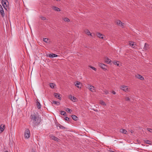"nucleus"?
Returning <instances> with one entry per match:
<instances>
[{"instance_id":"obj_1","label":"nucleus","mask_w":152,"mask_h":152,"mask_svg":"<svg viewBox=\"0 0 152 152\" xmlns=\"http://www.w3.org/2000/svg\"><path fill=\"white\" fill-rule=\"evenodd\" d=\"M30 118L31 120L29 124L30 126L33 127L34 128H35L41 121V118L35 113L31 114Z\"/></svg>"},{"instance_id":"obj_2","label":"nucleus","mask_w":152,"mask_h":152,"mask_svg":"<svg viewBox=\"0 0 152 152\" xmlns=\"http://www.w3.org/2000/svg\"><path fill=\"white\" fill-rule=\"evenodd\" d=\"M30 136V132L29 130L27 129L25 130L24 133V137L26 138H28Z\"/></svg>"},{"instance_id":"obj_3","label":"nucleus","mask_w":152,"mask_h":152,"mask_svg":"<svg viewBox=\"0 0 152 152\" xmlns=\"http://www.w3.org/2000/svg\"><path fill=\"white\" fill-rule=\"evenodd\" d=\"M8 2L7 0H2V4L4 8L7 10L6 7H7V3H8Z\"/></svg>"},{"instance_id":"obj_4","label":"nucleus","mask_w":152,"mask_h":152,"mask_svg":"<svg viewBox=\"0 0 152 152\" xmlns=\"http://www.w3.org/2000/svg\"><path fill=\"white\" fill-rule=\"evenodd\" d=\"M0 13L1 16L3 17L4 15V12L2 6L0 4Z\"/></svg>"},{"instance_id":"obj_5","label":"nucleus","mask_w":152,"mask_h":152,"mask_svg":"<svg viewBox=\"0 0 152 152\" xmlns=\"http://www.w3.org/2000/svg\"><path fill=\"white\" fill-rule=\"evenodd\" d=\"M117 23L118 25H119L122 27H124L125 25L124 23L121 22V21L120 20H117Z\"/></svg>"},{"instance_id":"obj_6","label":"nucleus","mask_w":152,"mask_h":152,"mask_svg":"<svg viewBox=\"0 0 152 152\" xmlns=\"http://www.w3.org/2000/svg\"><path fill=\"white\" fill-rule=\"evenodd\" d=\"M117 23L118 25H119L122 27H124L125 25L124 23L121 22V21L120 20H117Z\"/></svg>"},{"instance_id":"obj_7","label":"nucleus","mask_w":152,"mask_h":152,"mask_svg":"<svg viewBox=\"0 0 152 152\" xmlns=\"http://www.w3.org/2000/svg\"><path fill=\"white\" fill-rule=\"evenodd\" d=\"M117 23L118 25H119L122 27H124L125 25L124 23L121 22V21L120 20H117Z\"/></svg>"},{"instance_id":"obj_8","label":"nucleus","mask_w":152,"mask_h":152,"mask_svg":"<svg viewBox=\"0 0 152 152\" xmlns=\"http://www.w3.org/2000/svg\"><path fill=\"white\" fill-rule=\"evenodd\" d=\"M50 138L56 141H58L59 140V139H58L57 137L52 135H50Z\"/></svg>"},{"instance_id":"obj_9","label":"nucleus","mask_w":152,"mask_h":152,"mask_svg":"<svg viewBox=\"0 0 152 152\" xmlns=\"http://www.w3.org/2000/svg\"><path fill=\"white\" fill-rule=\"evenodd\" d=\"M99 65L101 67L102 69H106L107 66L106 65L103 63H100L99 64Z\"/></svg>"},{"instance_id":"obj_10","label":"nucleus","mask_w":152,"mask_h":152,"mask_svg":"<svg viewBox=\"0 0 152 152\" xmlns=\"http://www.w3.org/2000/svg\"><path fill=\"white\" fill-rule=\"evenodd\" d=\"M5 129V125H1L0 126V133H1Z\"/></svg>"},{"instance_id":"obj_11","label":"nucleus","mask_w":152,"mask_h":152,"mask_svg":"<svg viewBox=\"0 0 152 152\" xmlns=\"http://www.w3.org/2000/svg\"><path fill=\"white\" fill-rule=\"evenodd\" d=\"M54 95L55 97L56 98H57L58 99H60V100L61 99V97L60 96L59 94H58V93H55L54 94Z\"/></svg>"},{"instance_id":"obj_12","label":"nucleus","mask_w":152,"mask_h":152,"mask_svg":"<svg viewBox=\"0 0 152 152\" xmlns=\"http://www.w3.org/2000/svg\"><path fill=\"white\" fill-rule=\"evenodd\" d=\"M149 45L147 43H145L144 47L143 49L145 50H147L149 48Z\"/></svg>"},{"instance_id":"obj_13","label":"nucleus","mask_w":152,"mask_h":152,"mask_svg":"<svg viewBox=\"0 0 152 152\" xmlns=\"http://www.w3.org/2000/svg\"><path fill=\"white\" fill-rule=\"evenodd\" d=\"M129 45L133 48H136V45L134 44V43L132 42H129Z\"/></svg>"},{"instance_id":"obj_14","label":"nucleus","mask_w":152,"mask_h":152,"mask_svg":"<svg viewBox=\"0 0 152 152\" xmlns=\"http://www.w3.org/2000/svg\"><path fill=\"white\" fill-rule=\"evenodd\" d=\"M136 77L137 78H138L140 80H144V77L142 76L141 75H136Z\"/></svg>"},{"instance_id":"obj_15","label":"nucleus","mask_w":152,"mask_h":152,"mask_svg":"<svg viewBox=\"0 0 152 152\" xmlns=\"http://www.w3.org/2000/svg\"><path fill=\"white\" fill-rule=\"evenodd\" d=\"M121 89L125 91H126L128 90V88H127L126 86H122L121 87Z\"/></svg>"},{"instance_id":"obj_16","label":"nucleus","mask_w":152,"mask_h":152,"mask_svg":"<svg viewBox=\"0 0 152 152\" xmlns=\"http://www.w3.org/2000/svg\"><path fill=\"white\" fill-rule=\"evenodd\" d=\"M81 83L77 81L76 84H75V85L78 88H80L81 87Z\"/></svg>"},{"instance_id":"obj_17","label":"nucleus","mask_w":152,"mask_h":152,"mask_svg":"<svg viewBox=\"0 0 152 152\" xmlns=\"http://www.w3.org/2000/svg\"><path fill=\"white\" fill-rule=\"evenodd\" d=\"M49 57L50 58H53L55 57H56L58 56V55L56 54H54V53H52V54H49Z\"/></svg>"},{"instance_id":"obj_18","label":"nucleus","mask_w":152,"mask_h":152,"mask_svg":"<svg viewBox=\"0 0 152 152\" xmlns=\"http://www.w3.org/2000/svg\"><path fill=\"white\" fill-rule=\"evenodd\" d=\"M53 9L54 10L57 11H61L60 9L58 7H55V6L53 7Z\"/></svg>"},{"instance_id":"obj_19","label":"nucleus","mask_w":152,"mask_h":152,"mask_svg":"<svg viewBox=\"0 0 152 152\" xmlns=\"http://www.w3.org/2000/svg\"><path fill=\"white\" fill-rule=\"evenodd\" d=\"M96 35L98 36V37L99 38H101L102 39H104V37H101V36H102V34L98 32L96 34Z\"/></svg>"},{"instance_id":"obj_20","label":"nucleus","mask_w":152,"mask_h":152,"mask_svg":"<svg viewBox=\"0 0 152 152\" xmlns=\"http://www.w3.org/2000/svg\"><path fill=\"white\" fill-rule=\"evenodd\" d=\"M84 31H85V33L86 34H87V35H88L91 36V33L90 32L89 30H88V29L85 30Z\"/></svg>"},{"instance_id":"obj_21","label":"nucleus","mask_w":152,"mask_h":152,"mask_svg":"<svg viewBox=\"0 0 152 152\" xmlns=\"http://www.w3.org/2000/svg\"><path fill=\"white\" fill-rule=\"evenodd\" d=\"M57 127H59L60 129H66L65 127L60 124H58V125L57 126Z\"/></svg>"},{"instance_id":"obj_22","label":"nucleus","mask_w":152,"mask_h":152,"mask_svg":"<svg viewBox=\"0 0 152 152\" xmlns=\"http://www.w3.org/2000/svg\"><path fill=\"white\" fill-rule=\"evenodd\" d=\"M105 62L107 64H110L111 62V60L108 58H106L105 59Z\"/></svg>"},{"instance_id":"obj_23","label":"nucleus","mask_w":152,"mask_h":152,"mask_svg":"<svg viewBox=\"0 0 152 152\" xmlns=\"http://www.w3.org/2000/svg\"><path fill=\"white\" fill-rule=\"evenodd\" d=\"M89 89L92 92H93L94 90V87L93 86H90Z\"/></svg>"},{"instance_id":"obj_24","label":"nucleus","mask_w":152,"mask_h":152,"mask_svg":"<svg viewBox=\"0 0 152 152\" xmlns=\"http://www.w3.org/2000/svg\"><path fill=\"white\" fill-rule=\"evenodd\" d=\"M37 107L39 109L41 108V104L38 101L37 102Z\"/></svg>"},{"instance_id":"obj_25","label":"nucleus","mask_w":152,"mask_h":152,"mask_svg":"<svg viewBox=\"0 0 152 152\" xmlns=\"http://www.w3.org/2000/svg\"><path fill=\"white\" fill-rule=\"evenodd\" d=\"M69 98L73 102L75 101L74 100H75L76 99V97H75L74 96H72V95L70 96H69Z\"/></svg>"},{"instance_id":"obj_26","label":"nucleus","mask_w":152,"mask_h":152,"mask_svg":"<svg viewBox=\"0 0 152 152\" xmlns=\"http://www.w3.org/2000/svg\"><path fill=\"white\" fill-rule=\"evenodd\" d=\"M72 118L75 121H77V117L75 115H72Z\"/></svg>"},{"instance_id":"obj_27","label":"nucleus","mask_w":152,"mask_h":152,"mask_svg":"<svg viewBox=\"0 0 152 152\" xmlns=\"http://www.w3.org/2000/svg\"><path fill=\"white\" fill-rule=\"evenodd\" d=\"M49 85L50 87L52 88H54V86H55V84L52 83H50L49 84Z\"/></svg>"},{"instance_id":"obj_28","label":"nucleus","mask_w":152,"mask_h":152,"mask_svg":"<svg viewBox=\"0 0 152 152\" xmlns=\"http://www.w3.org/2000/svg\"><path fill=\"white\" fill-rule=\"evenodd\" d=\"M120 132L123 134H126V132H127L126 130L124 129H122L121 130Z\"/></svg>"},{"instance_id":"obj_29","label":"nucleus","mask_w":152,"mask_h":152,"mask_svg":"<svg viewBox=\"0 0 152 152\" xmlns=\"http://www.w3.org/2000/svg\"><path fill=\"white\" fill-rule=\"evenodd\" d=\"M55 104H56L57 105H59L60 104V102H58L55 101H53V103Z\"/></svg>"},{"instance_id":"obj_30","label":"nucleus","mask_w":152,"mask_h":152,"mask_svg":"<svg viewBox=\"0 0 152 152\" xmlns=\"http://www.w3.org/2000/svg\"><path fill=\"white\" fill-rule=\"evenodd\" d=\"M100 103L102 105H106V104L105 103L103 102V101H100Z\"/></svg>"},{"instance_id":"obj_31","label":"nucleus","mask_w":152,"mask_h":152,"mask_svg":"<svg viewBox=\"0 0 152 152\" xmlns=\"http://www.w3.org/2000/svg\"><path fill=\"white\" fill-rule=\"evenodd\" d=\"M64 20L65 22H69L70 21V20L67 18H65Z\"/></svg>"},{"instance_id":"obj_32","label":"nucleus","mask_w":152,"mask_h":152,"mask_svg":"<svg viewBox=\"0 0 152 152\" xmlns=\"http://www.w3.org/2000/svg\"><path fill=\"white\" fill-rule=\"evenodd\" d=\"M113 63L114 64L118 66H119V62L118 61L115 62L114 61Z\"/></svg>"},{"instance_id":"obj_33","label":"nucleus","mask_w":152,"mask_h":152,"mask_svg":"<svg viewBox=\"0 0 152 152\" xmlns=\"http://www.w3.org/2000/svg\"><path fill=\"white\" fill-rule=\"evenodd\" d=\"M43 40L44 42L47 43L48 41V39L47 38H44L43 39Z\"/></svg>"},{"instance_id":"obj_34","label":"nucleus","mask_w":152,"mask_h":152,"mask_svg":"<svg viewBox=\"0 0 152 152\" xmlns=\"http://www.w3.org/2000/svg\"><path fill=\"white\" fill-rule=\"evenodd\" d=\"M61 112V114L62 115H64L65 114H66V112H64V111H60Z\"/></svg>"},{"instance_id":"obj_35","label":"nucleus","mask_w":152,"mask_h":152,"mask_svg":"<svg viewBox=\"0 0 152 152\" xmlns=\"http://www.w3.org/2000/svg\"><path fill=\"white\" fill-rule=\"evenodd\" d=\"M90 67L92 69H93L94 71H96V68L94 67L93 66H90Z\"/></svg>"},{"instance_id":"obj_36","label":"nucleus","mask_w":152,"mask_h":152,"mask_svg":"<svg viewBox=\"0 0 152 152\" xmlns=\"http://www.w3.org/2000/svg\"><path fill=\"white\" fill-rule=\"evenodd\" d=\"M147 130L151 132H152V129L150 128H147Z\"/></svg>"},{"instance_id":"obj_37","label":"nucleus","mask_w":152,"mask_h":152,"mask_svg":"<svg viewBox=\"0 0 152 152\" xmlns=\"http://www.w3.org/2000/svg\"><path fill=\"white\" fill-rule=\"evenodd\" d=\"M40 18H41L43 20H45L46 19V18L44 17L41 16V17H40Z\"/></svg>"},{"instance_id":"obj_38","label":"nucleus","mask_w":152,"mask_h":152,"mask_svg":"<svg viewBox=\"0 0 152 152\" xmlns=\"http://www.w3.org/2000/svg\"><path fill=\"white\" fill-rule=\"evenodd\" d=\"M64 119L66 121H69V118L68 117H66L64 118Z\"/></svg>"},{"instance_id":"obj_39","label":"nucleus","mask_w":152,"mask_h":152,"mask_svg":"<svg viewBox=\"0 0 152 152\" xmlns=\"http://www.w3.org/2000/svg\"><path fill=\"white\" fill-rule=\"evenodd\" d=\"M103 92L106 94H107L108 93V91L107 90H105L103 91Z\"/></svg>"},{"instance_id":"obj_40","label":"nucleus","mask_w":152,"mask_h":152,"mask_svg":"<svg viewBox=\"0 0 152 152\" xmlns=\"http://www.w3.org/2000/svg\"><path fill=\"white\" fill-rule=\"evenodd\" d=\"M71 110L68 108H67L66 110V111L67 112H69Z\"/></svg>"},{"instance_id":"obj_41","label":"nucleus","mask_w":152,"mask_h":152,"mask_svg":"<svg viewBox=\"0 0 152 152\" xmlns=\"http://www.w3.org/2000/svg\"><path fill=\"white\" fill-rule=\"evenodd\" d=\"M145 142L147 144H150V141L148 140H146V141Z\"/></svg>"},{"instance_id":"obj_42","label":"nucleus","mask_w":152,"mask_h":152,"mask_svg":"<svg viewBox=\"0 0 152 152\" xmlns=\"http://www.w3.org/2000/svg\"><path fill=\"white\" fill-rule=\"evenodd\" d=\"M125 99L126 101H129L130 100L129 98L128 97H126L125 98Z\"/></svg>"},{"instance_id":"obj_43","label":"nucleus","mask_w":152,"mask_h":152,"mask_svg":"<svg viewBox=\"0 0 152 152\" xmlns=\"http://www.w3.org/2000/svg\"><path fill=\"white\" fill-rule=\"evenodd\" d=\"M112 93L114 94H115V91H113Z\"/></svg>"},{"instance_id":"obj_44","label":"nucleus","mask_w":152,"mask_h":152,"mask_svg":"<svg viewBox=\"0 0 152 152\" xmlns=\"http://www.w3.org/2000/svg\"><path fill=\"white\" fill-rule=\"evenodd\" d=\"M110 152H115V151H111Z\"/></svg>"},{"instance_id":"obj_45","label":"nucleus","mask_w":152,"mask_h":152,"mask_svg":"<svg viewBox=\"0 0 152 152\" xmlns=\"http://www.w3.org/2000/svg\"><path fill=\"white\" fill-rule=\"evenodd\" d=\"M132 132H133V131L132 130V131H131V132L132 133Z\"/></svg>"},{"instance_id":"obj_46","label":"nucleus","mask_w":152,"mask_h":152,"mask_svg":"<svg viewBox=\"0 0 152 152\" xmlns=\"http://www.w3.org/2000/svg\"><path fill=\"white\" fill-rule=\"evenodd\" d=\"M4 152H8V151H5Z\"/></svg>"},{"instance_id":"obj_47","label":"nucleus","mask_w":152,"mask_h":152,"mask_svg":"<svg viewBox=\"0 0 152 152\" xmlns=\"http://www.w3.org/2000/svg\"><path fill=\"white\" fill-rule=\"evenodd\" d=\"M57 1H58V0H56Z\"/></svg>"}]
</instances>
